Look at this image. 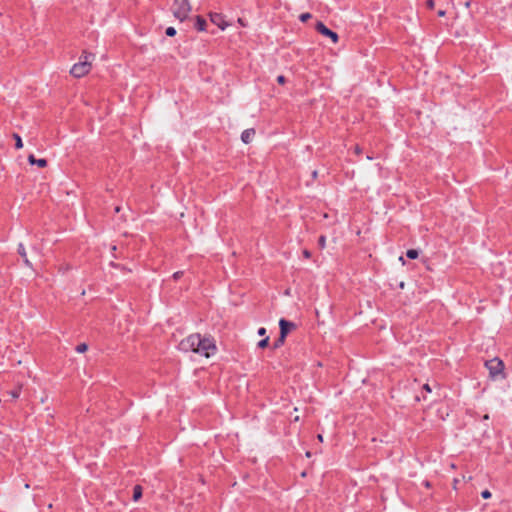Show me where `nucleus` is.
Listing matches in <instances>:
<instances>
[{"label": "nucleus", "instance_id": "9", "mask_svg": "<svg viewBox=\"0 0 512 512\" xmlns=\"http://www.w3.org/2000/svg\"><path fill=\"white\" fill-rule=\"evenodd\" d=\"M28 162L31 165H37L40 168H44L47 166V161L45 159H36L33 154L28 156Z\"/></svg>", "mask_w": 512, "mask_h": 512}, {"label": "nucleus", "instance_id": "23", "mask_svg": "<svg viewBox=\"0 0 512 512\" xmlns=\"http://www.w3.org/2000/svg\"><path fill=\"white\" fill-rule=\"evenodd\" d=\"M277 82H278L279 84L283 85V84H285L286 79H285V77H284L283 75H279V76L277 77Z\"/></svg>", "mask_w": 512, "mask_h": 512}, {"label": "nucleus", "instance_id": "31", "mask_svg": "<svg viewBox=\"0 0 512 512\" xmlns=\"http://www.w3.org/2000/svg\"><path fill=\"white\" fill-rule=\"evenodd\" d=\"M423 388H424L427 392H431V388H430V386H429L428 384H425V385L423 386Z\"/></svg>", "mask_w": 512, "mask_h": 512}, {"label": "nucleus", "instance_id": "17", "mask_svg": "<svg viewBox=\"0 0 512 512\" xmlns=\"http://www.w3.org/2000/svg\"><path fill=\"white\" fill-rule=\"evenodd\" d=\"M87 349H88V345L86 343H81V344L77 345V347H76V351L78 353H84L87 351Z\"/></svg>", "mask_w": 512, "mask_h": 512}, {"label": "nucleus", "instance_id": "3", "mask_svg": "<svg viewBox=\"0 0 512 512\" xmlns=\"http://www.w3.org/2000/svg\"><path fill=\"white\" fill-rule=\"evenodd\" d=\"M89 58L93 59L94 55H85L84 60L81 59L78 63L73 65V67L70 70V73L76 78H80L86 75L92 67V62L89 60Z\"/></svg>", "mask_w": 512, "mask_h": 512}, {"label": "nucleus", "instance_id": "11", "mask_svg": "<svg viewBox=\"0 0 512 512\" xmlns=\"http://www.w3.org/2000/svg\"><path fill=\"white\" fill-rule=\"evenodd\" d=\"M195 26L199 31H205L206 21L202 17L197 16Z\"/></svg>", "mask_w": 512, "mask_h": 512}, {"label": "nucleus", "instance_id": "12", "mask_svg": "<svg viewBox=\"0 0 512 512\" xmlns=\"http://www.w3.org/2000/svg\"><path fill=\"white\" fill-rule=\"evenodd\" d=\"M142 496V488L139 485H136L133 489V500L138 501Z\"/></svg>", "mask_w": 512, "mask_h": 512}, {"label": "nucleus", "instance_id": "37", "mask_svg": "<svg viewBox=\"0 0 512 512\" xmlns=\"http://www.w3.org/2000/svg\"><path fill=\"white\" fill-rule=\"evenodd\" d=\"M306 456H307L308 458H309V457H311V453H310L309 451H308V452H306Z\"/></svg>", "mask_w": 512, "mask_h": 512}, {"label": "nucleus", "instance_id": "10", "mask_svg": "<svg viewBox=\"0 0 512 512\" xmlns=\"http://www.w3.org/2000/svg\"><path fill=\"white\" fill-rule=\"evenodd\" d=\"M18 253L23 258L25 265L28 266V267H31L32 266L31 262L29 261V259L27 257V253H26L25 247H24V245L22 243H20L18 245Z\"/></svg>", "mask_w": 512, "mask_h": 512}, {"label": "nucleus", "instance_id": "8", "mask_svg": "<svg viewBox=\"0 0 512 512\" xmlns=\"http://www.w3.org/2000/svg\"><path fill=\"white\" fill-rule=\"evenodd\" d=\"M254 136H255V130L254 129H252V128L246 129L241 134V140L245 144H248V143H250L253 140Z\"/></svg>", "mask_w": 512, "mask_h": 512}, {"label": "nucleus", "instance_id": "18", "mask_svg": "<svg viewBox=\"0 0 512 512\" xmlns=\"http://www.w3.org/2000/svg\"><path fill=\"white\" fill-rule=\"evenodd\" d=\"M268 342H269V337H266L263 340L259 341L258 347L259 348H265V347H267Z\"/></svg>", "mask_w": 512, "mask_h": 512}, {"label": "nucleus", "instance_id": "35", "mask_svg": "<svg viewBox=\"0 0 512 512\" xmlns=\"http://www.w3.org/2000/svg\"><path fill=\"white\" fill-rule=\"evenodd\" d=\"M33 250H34L36 253L40 254V250H39L38 248L34 247V248H33Z\"/></svg>", "mask_w": 512, "mask_h": 512}, {"label": "nucleus", "instance_id": "22", "mask_svg": "<svg viewBox=\"0 0 512 512\" xmlns=\"http://www.w3.org/2000/svg\"><path fill=\"white\" fill-rule=\"evenodd\" d=\"M481 496L484 498V499H489L491 497V493L489 490H484L482 493H481Z\"/></svg>", "mask_w": 512, "mask_h": 512}, {"label": "nucleus", "instance_id": "7", "mask_svg": "<svg viewBox=\"0 0 512 512\" xmlns=\"http://www.w3.org/2000/svg\"><path fill=\"white\" fill-rule=\"evenodd\" d=\"M279 326H280V335L285 336V337L292 329L295 328L294 323L289 322L285 319H280Z\"/></svg>", "mask_w": 512, "mask_h": 512}, {"label": "nucleus", "instance_id": "2", "mask_svg": "<svg viewBox=\"0 0 512 512\" xmlns=\"http://www.w3.org/2000/svg\"><path fill=\"white\" fill-rule=\"evenodd\" d=\"M171 11L176 19L181 22L186 20L191 12L189 0H174Z\"/></svg>", "mask_w": 512, "mask_h": 512}, {"label": "nucleus", "instance_id": "25", "mask_svg": "<svg viewBox=\"0 0 512 512\" xmlns=\"http://www.w3.org/2000/svg\"><path fill=\"white\" fill-rule=\"evenodd\" d=\"M266 334V329L264 327H261L258 329V335L264 336Z\"/></svg>", "mask_w": 512, "mask_h": 512}, {"label": "nucleus", "instance_id": "39", "mask_svg": "<svg viewBox=\"0 0 512 512\" xmlns=\"http://www.w3.org/2000/svg\"><path fill=\"white\" fill-rule=\"evenodd\" d=\"M294 421H299V416H296V417L294 418Z\"/></svg>", "mask_w": 512, "mask_h": 512}, {"label": "nucleus", "instance_id": "5", "mask_svg": "<svg viewBox=\"0 0 512 512\" xmlns=\"http://www.w3.org/2000/svg\"><path fill=\"white\" fill-rule=\"evenodd\" d=\"M315 28L320 34L328 37L333 43L338 42L339 37L337 33L327 28L322 22H317Z\"/></svg>", "mask_w": 512, "mask_h": 512}, {"label": "nucleus", "instance_id": "19", "mask_svg": "<svg viewBox=\"0 0 512 512\" xmlns=\"http://www.w3.org/2000/svg\"><path fill=\"white\" fill-rule=\"evenodd\" d=\"M310 18H311V14L310 13H303L299 17L300 21H302V22H306Z\"/></svg>", "mask_w": 512, "mask_h": 512}, {"label": "nucleus", "instance_id": "21", "mask_svg": "<svg viewBox=\"0 0 512 512\" xmlns=\"http://www.w3.org/2000/svg\"><path fill=\"white\" fill-rule=\"evenodd\" d=\"M318 243H319V246H320L322 249H323V248H325V246H326V237H325V236H323V235H322V236H320V237H319V241H318Z\"/></svg>", "mask_w": 512, "mask_h": 512}, {"label": "nucleus", "instance_id": "26", "mask_svg": "<svg viewBox=\"0 0 512 512\" xmlns=\"http://www.w3.org/2000/svg\"><path fill=\"white\" fill-rule=\"evenodd\" d=\"M427 7L430 9L434 8V1L433 0H427Z\"/></svg>", "mask_w": 512, "mask_h": 512}, {"label": "nucleus", "instance_id": "28", "mask_svg": "<svg viewBox=\"0 0 512 512\" xmlns=\"http://www.w3.org/2000/svg\"><path fill=\"white\" fill-rule=\"evenodd\" d=\"M238 23L241 25V26H246V23L244 22V20L242 18H238Z\"/></svg>", "mask_w": 512, "mask_h": 512}, {"label": "nucleus", "instance_id": "33", "mask_svg": "<svg viewBox=\"0 0 512 512\" xmlns=\"http://www.w3.org/2000/svg\"><path fill=\"white\" fill-rule=\"evenodd\" d=\"M317 438H318V440H319L320 442H323V436H322L321 434H319V435L317 436Z\"/></svg>", "mask_w": 512, "mask_h": 512}, {"label": "nucleus", "instance_id": "34", "mask_svg": "<svg viewBox=\"0 0 512 512\" xmlns=\"http://www.w3.org/2000/svg\"><path fill=\"white\" fill-rule=\"evenodd\" d=\"M399 286H400V288H401V289H403V288L405 287V283H404V282H401V283L399 284Z\"/></svg>", "mask_w": 512, "mask_h": 512}, {"label": "nucleus", "instance_id": "4", "mask_svg": "<svg viewBox=\"0 0 512 512\" xmlns=\"http://www.w3.org/2000/svg\"><path fill=\"white\" fill-rule=\"evenodd\" d=\"M486 368L489 370V374L493 379L503 375L504 363L499 358H493L485 363Z\"/></svg>", "mask_w": 512, "mask_h": 512}, {"label": "nucleus", "instance_id": "29", "mask_svg": "<svg viewBox=\"0 0 512 512\" xmlns=\"http://www.w3.org/2000/svg\"><path fill=\"white\" fill-rule=\"evenodd\" d=\"M445 14H446V12H445L444 10H439V11H438V15H439L440 17L445 16Z\"/></svg>", "mask_w": 512, "mask_h": 512}, {"label": "nucleus", "instance_id": "32", "mask_svg": "<svg viewBox=\"0 0 512 512\" xmlns=\"http://www.w3.org/2000/svg\"><path fill=\"white\" fill-rule=\"evenodd\" d=\"M399 261L404 265L405 264V260L402 256L399 257Z\"/></svg>", "mask_w": 512, "mask_h": 512}, {"label": "nucleus", "instance_id": "13", "mask_svg": "<svg viewBox=\"0 0 512 512\" xmlns=\"http://www.w3.org/2000/svg\"><path fill=\"white\" fill-rule=\"evenodd\" d=\"M13 138L15 139V147L17 149H21L23 147V142L21 137L18 134H13Z\"/></svg>", "mask_w": 512, "mask_h": 512}, {"label": "nucleus", "instance_id": "38", "mask_svg": "<svg viewBox=\"0 0 512 512\" xmlns=\"http://www.w3.org/2000/svg\"><path fill=\"white\" fill-rule=\"evenodd\" d=\"M425 486L426 487H429L430 486V483L428 481L425 482Z\"/></svg>", "mask_w": 512, "mask_h": 512}, {"label": "nucleus", "instance_id": "36", "mask_svg": "<svg viewBox=\"0 0 512 512\" xmlns=\"http://www.w3.org/2000/svg\"><path fill=\"white\" fill-rule=\"evenodd\" d=\"M313 177L316 178L317 177V171H314L313 172Z\"/></svg>", "mask_w": 512, "mask_h": 512}, {"label": "nucleus", "instance_id": "16", "mask_svg": "<svg viewBox=\"0 0 512 512\" xmlns=\"http://www.w3.org/2000/svg\"><path fill=\"white\" fill-rule=\"evenodd\" d=\"M407 257L410 259H416L419 255L418 251L415 249H410L406 253Z\"/></svg>", "mask_w": 512, "mask_h": 512}, {"label": "nucleus", "instance_id": "1", "mask_svg": "<svg viewBox=\"0 0 512 512\" xmlns=\"http://www.w3.org/2000/svg\"><path fill=\"white\" fill-rule=\"evenodd\" d=\"M179 349L183 352H194L209 358L216 352V344L209 337L200 334H191L179 343Z\"/></svg>", "mask_w": 512, "mask_h": 512}, {"label": "nucleus", "instance_id": "14", "mask_svg": "<svg viewBox=\"0 0 512 512\" xmlns=\"http://www.w3.org/2000/svg\"><path fill=\"white\" fill-rule=\"evenodd\" d=\"M285 336L280 335L279 338L274 342L273 349H277L285 342Z\"/></svg>", "mask_w": 512, "mask_h": 512}, {"label": "nucleus", "instance_id": "30", "mask_svg": "<svg viewBox=\"0 0 512 512\" xmlns=\"http://www.w3.org/2000/svg\"><path fill=\"white\" fill-rule=\"evenodd\" d=\"M354 151H355L356 154H360L361 153V148L359 146H356Z\"/></svg>", "mask_w": 512, "mask_h": 512}, {"label": "nucleus", "instance_id": "27", "mask_svg": "<svg viewBox=\"0 0 512 512\" xmlns=\"http://www.w3.org/2000/svg\"><path fill=\"white\" fill-rule=\"evenodd\" d=\"M303 255H304L305 258H310V256H311V254H310V252L308 250H304L303 251Z\"/></svg>", "mask_w": 512, "mask_h": 512}, {"label": "nucleus", "instance_id": "24", "mask_svg": "<svg viewBox=\"0 0 512 512\" xmlns=\"http://www.w3.org/2000/svg\"><path fill=\"white\" fill-rule=\"evenodd\" d=\"M183 275V272L182 271H177L173 274V278L175 280H178L181 276Z\"/></svg>", "mask_w": 512, "mask_h": 512}, {"label": "nucleus", "instance_id": "20", "mask_svg": "<svg viewBox=\"0 0 512 512\" xmlns=\"http://www.w3.org/2000/svg\"><path fill=\"white\" fill-rule=\"evenodd\" d=\"M175 34H176V30H175V28H174V27H168V28L166 29V35H167V36L172 37V36H174Z\"/></svg>", "mask_w": 512, "mask_h": 512}, {"label": "nucleus", "instance_id": "15", "mask_svg": "<svg viewBox=\"0 0 512 512\" xmlns=\"http://www.w3.org/2000/svg\"><path fill=\"white\" fill-rule=\"evenodd\" d=\"M21 388H22V385L19 384L17 389L13 390V391H10L9 394L10 396L13 398V399H17L19 396H20V391H21Z\"/></svg>", "mask_w": 512, "mask_h": 512}, {"label": "nucleus", "instance_id": "6", "mask_svg": "<svg viewBox=\"0 0 512 512\" xmlns=\"http://www.w3.org/2000/svg\"><path fill=\"white\" fill-rule=\"evenodd\" d=\"M209 17L211 22L217 25L221 30H225L230 25L225 21L224 16L220 13H210Z\"/></svg>", "mask_w": 512, "mask_h": 512}]
</instances>
